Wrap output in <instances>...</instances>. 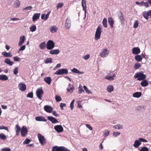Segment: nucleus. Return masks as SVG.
Returning <instances> with one entry per match:
<instances>
[{"instance_id": "obj_46", "label": "nucleus", "mask_w": 151, "mask_h": 151, "mask_svg": "<svg viewBox=\"0 0 151 151\" xmlns=\"http://www.w3.org/2000/svg\"><path fill=\"white\" fill-rule=\"evenodd\" d=\"M6 138V136L3 134L1 133L0 134V139L2 140H4Z\"/></svg>"}, {"instance_id": "obj_5", "label": "nucleus", "mask_w": 151, "mask_h": 151, "mask_svg": "<svg viewBox=\"0 0 151 151\" xmlns=\"http://www.w3.org/2000/svg\"><path fill=\"white\" fill-rule=\"evenodd\" d=\"M109 52L106 48L103 49L102 51L100 53V56L101 57L104 58L107 57L109 55Z\"/></svg>"}, {"instance_id": "obj_44", "label": "nucleus", "mask_w": 151, "mask_h": 151, "mask_svg": "<svg viewBox=\"0 0 151 151\" xmlns=\"http://www.w3.org/2000/svg\"><path fill=\"white\" fill-rule=\"evenodd\" d=\"M36 29V27L35 25H34L31 26L30 28V31L31 32H34Z\"/></svg>"}, {"instance_id": "obj_29", "label": "nucleus", "mask_w": 151, "mask_h": 151, "mask_svg": "<svg viewBox=\"0 0 151 151\" xmlns=\"http://www.w3.org/2000/svg\"><path fill=\"white\" fill-rule=\"evenodd\" d=\"M143 81L141 82L140 84L143 87H146L147 86L148 84V83L147 81L144 79L142 80Z\"/></svg>"}, {"instance_id": "obj_48", "label": "nucleus", "mask_w": 151, "mask_h": 151, "mask_svg": "<svg viewBox=\"0 0 151 151\" xmlns=\"http://www.w3.org/2000/svg\"><path fill=\"white\" fill-rule=\"evenodd\" d=\"M55 99L57 102H59L62 101V99L60 96L57 95L55 96Z\"/></svg>"}, {"instance_id": "obj_19", "label": "nucleus", "mask_w": 151, "mask_h": 151, "mask_svg": "<svg viewBox=\"0 0 151 151\" xmlns=\"http://www.w3.org/2000/svg\"><path fill=\"white\" fill-rule=\"evenodd\" d=\"M60 52V51L58 49H52L49 51L50 54L52 55H58Z\"/></svg>"}, {"instance_id": "obj_38", "label": "nucleus", "mask_w": 151, "mask_h": 151, "mask_svg": "<svg viewBox=\"0 0 151 151\" xmlns=\"http://www.w3.org/2000/svg\"><path fill=\"white\" fill-rule=\"evenodd\" d=\"M135 58L137 62L141 61L142 59V57L140 55H137L135 57Z\"/></svg>"}, {"instance_id": "obj_15", "label": "nucleus", "mask_w": 151, "mask_h": 151, "mask_svg": "<svg viewBox=\"0 0 151 151\" xmlns=\"http://www.w3.org/2000/svg\"><path fill=\"white\" fill-rule=\"evenodd\" d=\"M35 119L38 122H46L47 121V119L45 117L41 116L36 117H35Z\"/></svg>"}, {"instance_id": "obj_14", "label": "nucleus", "mask_w": 151, "mask_h": 151, "mask_svg": "<svg viewBox=\"0 0 151 151\" xmlns=\"http://www.w3.org/2000/svg\"><path fill=\"white\" fill-rule=\"evenodd\" d=\"M55 130L58 133H60L63 131V128L60 125H57L54 127Z\"/></svg>"}, {"instance_id": "obj_62", "label": "nucleus", "mask_w": 151, "mask_h": 151, "mask_svg": "<svg viewBox=\"0 0 151 151\" xmlns=\"http://www.w3.org/2000/svg\"><path fill=\"white\" fill-rule=\"evenodd\" d=\"M90 57V55L89 54H87L85 55L83 57V58L85 60H87Z\"/></svg>"}, {"instance_id": "obj_41", "label": "nucleus", "mask_w": 151, "mask_h": 151, "mask_svg": "<svg viewBox=\"0 0 151 151\" xmlns=\"http://www.w3.org/2000/svg\"><path fill=\"white\" fill-rule=\"evenodd\" d=\"M139 22L138 20H135L134 22L133 27L134 28H136L139 26Z\"/></svg>"}, {"instance_id": "obj_23", "label": "nucleus", "mask_w": 151, "mask_h": 151, "mask_svg": "<svg viewBox=\"0 0 151 151\" xmlns=\"http://www.w3.org/2000/svg\"><path fill=\"white\" fill-rule=\"evenodd\" d=\"M40 13H35L32 17V20L34 22L37 21L40 17Z\"/></svg>"}, {"instance_id": "obj_37", "label": "nucleus", "mask_w": 151, "mask_h": 151, "mask_svg": "<svg viewBox=\"0 0 151 151\" xmlns=\"http://www.w3.org/2000/svg\"><path fill=\"white\" fill-rule=\"evenodd\" d=\"M46 43L45 42L41 43L39 46L41 50H44L46 46Z\"/></svg>"}, {"instance_id": "obj_6", "label": "nucleus", "mask_w": 151, "mask_h": 151, "mask_svg": "<svg viewBox=\"0 0 151 151\" xmlns=\"http://www.w3.org/2000/svg\"><path fill=\"white\" fill-rule=\"evenodd\" d=\"M55 44L54 42L52 40H49L47 42L46 45L47 48L48 50H51L55 47Z\"/></svg>"}, {"instance_id": "obj_3", "label": "nucleus", "mask_w": 151, "mask_h": 151, "mask_svg": "<svg viewBox=\"0 0 151 151\" xmlns=\"http://www.w3.org/2000/svg\"><path fill=\"white\" fill-rule=\"evenodd\" d=\"M52 151H70L67 148L64 146H55L52 147Z\"/></svg>"}, {"instance_id": "obj_12", "label": "nucleus", "mask_w": 151, "mask_h": 151, "mask_svg": "<svg viewBox=\"0 0 151 151\" xmlns=\"http://www.w3.org/2000/svg\"><path fill=\"white\" fill-rule=\"evenodd\" d=\"M18 87L19 90L22 91H25L26 89V86L23 82H21L19 83Z\"/></svg>"}, {"instance_id": "obj_58", "label": "nucleus", "mask_w": 151, "mask_h": 151, "mask_svg": "<svg viewBox=\"0 0 151 151\" xmlns=\"http://www.w3.org/2000/svg\"><path fill=\"white\" fill-rule=\"evenodd\" d=\"M27 97L32 98L33 97V93L32 92L29 93L27 95Z\"/></svg>"}, {"instance_id": "obj_34", "label": "nucleus", "mask_w": 151, "mask_h": 151, "mask_svg": "<svg viewBox=\"0 0 151 151\" xmlns=\"http://www.w3.org/2000/svg\"><path fill=\"white\" fill-rule=\"evenodd\" d=\"M8 77L5 75H0V80L1 81H6L8 80Z\"/></svg>"}, {"instance_id": "obj_54", "label": "nucleus", "mask_w": 151, "mask_h": 151, "mask_svg": "<svg viewBox=\"0 0 151 151\" xmlns=\"http://www.w3.org/2000/svg\"><path fill=\"white\" fill-rule=\"evenodd\" d=\"M75 102L74 100H73L71 102L70 105V109L71 110H73V108L74 107V104Z\"/></svg>"}, {"instance_id": "obj_51", "label": "nucleus", "mask_w": 151, "mask_h": 151, "mask_svg": "<svg viewBox=\"0 0 151 151\" xmlns=\"http://www.w3.org/2000/svg\"><path fill=\"white\" fill-rule=\"evenodd\" d=\"M18 68L17 67H16L14 69L13 72L14 75H16L17 74L18 71Z\"/></svg>"}, {"instance_id": "obj_55", "label": "nucleus", "mask_w": 151, "mask_h": 151, "mask_svg": "<svg viewBox=\"0 0 151 151\" xmlns=\"http://www.w3.org/2000/svg\"><path fill=\"white\" fill-rule=\"evenodd\" d=\"M20 4V1L19 0H16L15 2V5L16 7H19Z\"/></svg>"}, {"instance_id": "obj_8", "label": "nucleus", "mask_w": 151, "mask_h": 151, "mask_svg": "<svg viewBox=\"0 0 151 151\" xmlns=\"http://www.w3.org/2000/svg\"><path fill=\"white\" fill-rule=\"evenodd\" d=\"M43 93V91L42 88H38L36 90V94L37 97L40 99H42V97Z\"/></svg>"}, {"instance_id": "obj_2", "label": "nucleus", "mask_w": 151, "mask_h": 151, "mask_svg": "<svg viewBox=\"0 0 151 151\" xmlns=\"http://www.w3.org/2000/svg\"><path fill=\"white\" fill-rule=\"evenodd\" d=\"M102 28L101 25H99L96 29L95 34V40H98L100 38L102 32Z\"/></svg>"}, {"instance_id": "obj_47", "label": "nucleus", "mask_w": 151, "mask_h": 151, "mask_svg": "<svg viewBox=\"0 0 151 151\" xmlns=\"http://www.w3.org/2000/svg\"><path fill=\"white\" fill-rule=\"evenodd\" d=\"M114 128L117 129H122L123 128V126L122 125L118 124L114 126Z\"/></svg>"}, {"instance_id": "obj_10", "label": "nucleus", "mask_w": 151, "mask_h": 151, "mask_svg": "<svg viewBox=\"0 0 151 151\" xmlns=\"http://www.w3.org/2000/svg\"><path fill=\"white\" fill-rule=\"evenodd\" d=\"M112 73V71H110L109 73H107L108 75L105 77V78L109 81H113L114 79V78L115 77L116 75L115 74H114L112 76H111L109 75Z\"/></svg>"}, {"instance_id": "obj_22", "label": "nucleus", "mask_w": 151, "mask_h": 151, "mask_svg": "<svg viewBox=\"0 0 151 151\" xmlns=\"http://www.w3.org/2000/svg\"><path fill=\"white\" fill-rule=\"evenodd\" d=\"M1 54L4 57L11 58L12 56V55L9 52H3L1 53Z\"/></svg>"}, {"instance_id": "obj_27", "label": "nucleus", "mask_w": 151, "mask_h": 151, "mask_svg": "<svg viewBox=\"0 0 151 151\" xmlns=\"http://www.w3.org/2000/svg\"><path fill=\"white\" fill-rule=\"evenodd\" d=\"M65 27L68 29H69L71 26L70 21L67 18L65 21Z\"/></svg>"}, {"instance_id": "obj_33", "label": "nucleus", "mask_w": 151, "mask_h": 151, "mask_svg": "<svg viewBox=\"0 0 151 151\" xmlns=\"http://www.w3.org/2000/svg\"><path fill=\"white\" fill-rule=\"evenodd\" d=\"M57 30V27L55 26H52L50 27V32L51 33L55 32Z\"/></svg>"}, {"instance_id": "obj_30", "label": "nucleus", "mask_w": 151, "mask_h": 151, "mask_svg": "<svg viewBox=\"0 0 151 151\" xmlns=\"http://www.w3.org/2000/svg\"><path fill=\"white\" fill-rule=\"evenodd\" d=\"M71 71L74 73L78 74H83L84 73V72L82 71H80L78 70L76 68H74L71 70Z\"/></svg>"}, {"instance_id": "obj_25", "label": "nucleus", "mask_w": 151, "mask_h": 151, "mask_svg": "<svg viewBox=\"0 0 151 151\" xmlns=\"http://www.w3.org/2000/svg\"><path fill=\"white\" fill-rule=\"evenodd\" d=\"M50 13V11L49 12H48V13L47 14H42L41 16V18L42 19H44L45 20H47L48 19Z\"/></svg>"}, {"instance_id": "obj_35", "label": "nucleus", "mask_w": 151, "mask_h": 151, "mask_svg": "<svg viewBox=\"0 0 151 151\" xmlns=\"http://www.w3.org/2000/svg\"><path fill=\"white\" fill-rule=\"evenodd\" d=\"M114 88L113 86L111 85L108 86H107V91L109 93L113 91L114 90Z\"/></svg>"}, {"instance_id": "obj_31", "label": "nucleus", "mask_w": 151, "mask_h": 151, "mask_svg": "<svg viewBox=\"0 0 151 151\" xmlns=\"http://www.w3.org/2000/svg\"><path fill=\"white\" fill-rule=\"evenodd\" d=\"M44 81L48 85H50L52 79L50 77H47L44 78Z\"/></svg>"}, {"instance_id": "obj_26", "label": "nucleus", "mask_w": 151, "mask_h": 151, "mask_svg": "<svg viewBox=\"0 0 151 151\" xmlns=\"http://www.w3.org/2000/svg\"><path fill=\"white\" fill-rule=\"evenodd\" d=\"M21 129L20 127L18 124H17L15 126V129L16 131V135L18 136L19 135Z\"/></svg>"}, {"instance_id": "obj_39", "label": "nucleus", "mask_w": 151, "mask_h": 151, "mask_svg": "<svg viewBox=\"0 0 151 151\" xmlns=\"http://www.w3.org/2000/svg\"><path fill=\"white\" fill-rule=\"evenodd\" d=\"M140 4L142 6V5L144 6L146 8H148L149 6L148 4L147 1L144 2L143 1H142L141 2Z\"/></svg>"}, {"instance_id": "obj_21", "label": "nucleus", "mask_w": 151, "mask_h": 151, "mask_svg": "<svg viewBox=\"0 0 151 151\" xmlns=\"http://www.w3.org/2000/svg\"><path fill=\"white\" fill-rule=\"evenodd\" d=\"M44 110L48 113H51L52 110V108L49 106H45L44 107Z\"/></svg>"}, {"instance_id": "obj_42", "label": "nucleus", "mask_w": 151, "mask_h": 151, "mask_svg": "<svg viewBox=\"0 0 151 151\" xmlns=\"http://www.w3.org/2000/svg\"><path fill=\"white\" fill-rule=\"evenodd\" d=\"M78 93H81L82 92H84V91L82 88V86L80 84L79 87L78 88Z\"/></svg>"}, {"instance_id": "obj_60", "label": "nucleus", "mask_w": 151, "mask_h": 151, "mask_svg": "<svg viewBox=\"0 0 151 151\" xmlns=\"http://www.w3.org/2000/svg\"><path fill=\"white\" fill-rule=\"evenodd\" d=\"M1 151H11V149L8 147H4L1 150Z\"/></svg>"}, {"instance_id": "obj_18", "label": "nucleus", "mask_w": 151, "mask_h": 151, "mask_svg": "<svg viewBox=\"0 0 151 151\" xmlns=\"http://www.w3.org/2000/svg\"><path fill=\"white\" fill-rule=\"evenodd\" d=\"M25 40V36H21L19 38V42L18 45L19 46H22L24 43Z\"/></svg>"}, {"instance_id": "obj_45", "label": "nucleus", "mask_w": 151, "mask_h": 151, "mask_svg": "<svg viewBox=\"0 0 151 151\" xmlns=\"http://www.w3.org/2000/svg\"><path fill=\"white\" fill-rule=\"evenodd\" d=\"M141 66V64L139 63H136L134 65V69L136 70L139 69Z\"/></svg>"}, {"instance_id": "obj_56", "label": "nucleus", "mask_w": 151, "mask_h": 151, "mask_svg": "<svg viewBox=\"0 0 151 151\" xmlns=\"http://www.w3.org/2000/svg\"><path fill=\"white\" fill-rule=\"evenodd\" d=\"M1 129H5L8 132H9L8 127H5L4 126L2 125L0 127V130Z\"/></svg>"}, {"instance_id": "obj_17", "label": "nucleus", "mask_w": 151, "mask_h": 151, "mask_svg": "<svg viewBox=\"0 0 151 151\" xmlns=\"http://www.w3.org/2000/svg\"><path fill=\"white\" fill-rule=\"evenodd\" d=\"M47 118L48 120L50 121L52 124H55L59 122L55 118L53 117L48 116Z\"/></svg>"}, {"instance_id": "obj_1", "label": "nucleus", "mask_w": 151, "mask_h": 151, "mask_svg": "<svg viewBox=\"0 0 151 151\" xmlns=\"http://www.w3.org/2000/svg\"><path fill=\"white\" fill-rule=\"evenodd\" d=\"M134 77L135 78H137V80L138 81H142L146 78V75L144 74L142 71L137 73Z\"/></svg>"}, {"instance_id": "obj_63", "label": "nucleus", "mask_w": 151, "mask_h": 151, "mask_svg": "<svg viewBox=\"0 0 151 151\" xmlns=\"http://www.w3.org/2000/svg\"><path fill=\"white\" fill-rule=\"evenodd\" d=\"M139 141H140V142H147V140L142 138H139Z\"/></svg>"}, {"instance_id": "obj_53", "label": "nucleus", "mask_w": 151, "mask_h": 151, "mask_svg": "<svg viewBox=\"0 0 151 151\" xmlns=\"http://www.w3.org/2000/svg\"><path fill=\"white\" fill-rule=\"evenodd\" d=\"M26 48V46L25 45H23L18 50V52H19L20 51H23Z\"/></svg>"}, {"instance_id": "obj_32", "label": "nucleus", "mask_w": 151, "mask_h": 151, "mask_svg": "<svg viewBox=\"0 0 151 151\" xmlns=\"http://www.w3.org/2000/svg\"><path fill=\"white\" fill-rule=\"evenodd\" d=\"M108 22L111 28H112L113 27V25L114 24V22L113 19L111 17H109L108 18Z\"/></svg>"}, {"instance_id": "obj_57", "label": "nucleus", "mask_w": 151, "mask_h": 151, "mask_svg": "<svg viewBox=\"0 0 151 151\" xmlns=\"http://www.w3.org/2000/svg\"><path fill=\"white\" fill-rule=\"evenodd\" d=\"M30 142V140L29 139H26L23 142L24 144H29Z\"/></svg>"}, {"instance_id": "obj_61", "label": "nucleus", "mask_w": 151, "mask_h": 151, "mask_svg": "<svg viewBox=\"0 0 151 151\" xmlns=\"http://www.w3.org/2000/svg\"><path fill=\"white\" fill-rule=\"evenodd\" d=\"M32 9V6H29L25 7L23 9V10H31Z\"/></svg>"}, {"instance_id": "obj_9", "label": "nucleus", "mask_w": 151, "mask_h": 151, "mask_svg": "<svg viewBox=\"0 0 151 151\" xmlns=\"http://www.w3.org/2000/svg\"><path fill=\"white\" fill-rule=\"evenodd\" d=\"M28 132V130L27 127L25 126L22 127L21 129V135L22 137L25 136Z\"/></svg>"}, {"instance_id": "obj_16", "label": "nucleus", "mask_w": 151, "mask_h": 151, "mask_svg": "<svg viewBox=\"0 0 151 151\" xmlns=\"http://www.w3.org/2000/svg\"><path fill=\"white\" fill-rule=\"evenodd\" d=\"M74 89V88L73 85L70 83L69 84V85L67 88V91L68 92L71 93H72Z\"/></svg>"}, {"instance_id": "obj_49", "label": "nucleus", "mask_w": 151, "mask_h": 151, "mask_svg": "<svg viewBox=\"0 0 151 151\" xmlns=\"http://www.w3.org/2000/svg\"><path fill=\"white\" fill-rule=\"evenodd\" d=\"M83 88L86 91V92L88 94H91V91L89 90L87 87L85 86H83Z\"/></svg>"}, {"instance_id": "obj_40", "label": "nucleus", "mask_w": 151, "mask_h": 151, "mask_svg": "<svg viewBox=\"0 0 151 151\" xmlns=\"http://www.w3.org/2000/svg\"><path fill=\"white\" fill-rule=\"evenodd\" d=\"M52 58H47L45 60V63H52Z\"/></svg>"}, {"instance_id": "obj_52", "label": "nucleus", "mask_w": 151, "mask_h": 151, "mask_svg": "<svg viewBox=\"0 0 151 151\" xmlns=\"http://www.w3.org/2000/svg\"><path fill=\"white\" fill-rule=\"evenodd\" d=\"M63 6V4L62 3H59L57 4L56 7L58 9L61 8Z\"/></svg>"}, {"instance_id": "obj_64", "label": "nucleus", "mask_w": 151, "mask_h": 151, "mask_svg": "<svg viewBox=\"0 0 151 151\" xmlns=\"http://www.w3.org/2000/svg\"><path fill=\"white\" fill-rule=\"evenodd\" d=\"M14 60V61L17 62L20 60V58L17 57L15 56L13 58Z\"/></svg>"}, {"instance_id": "obj_20", "label": "nucleus", "mask_w": 151, "mask_h": 151, "mask_svg": "<svg viewBox=\"0 0 151 151\" xmlns=\"http://www.w3.org/2000/svg\"><path fill=\"white\" fill-rule=\"evenodd\" d=\"M139 48L137 47H134L132 50V53L134 55H137L140 52Z\"/></svg>"}, {"instance_id": "obj_50", "label": "nucleus", "mask_w": 151, "mask_h": 151, "mask_svg": "<svg viewBox=\"0 0 151 151\" xmlns=\"http://www.w3.org/2000/svg\"><path fill=\"white\" fill-rule=\"evenodd\" d=\"M139 151H149L148 148L146 147H142L139 150Z\"/></svg>"}, {"instance_id": "obj_11", "label": "nucleus", "mask_w": 151, "mask_h": 151, "mask_svg": "<svg viewBox=\"0 0 151 151\" xmlns=\"http://www.w3.org/2000/svg\"><path fill=\"white\" fill-rule=\"evenodd\" d=\"M142 15L147 20L150 16L151 18V10L148 11H145L142 12Z\"/></svg>"}, {"instance_id": "obj_13", "label": "nucleus", "mask_w": 151, "mask_h": 151, "mask_svg": "<svg viewBox=\"0 0 151 151\" xmlns=\"http://www.w3.org/2000/svg\"><path fill=\"white\" fill-rule=\"evenodd\" d=\"M118 16L121 24H124V23L125 19L123 14L121 11L119 12L118 14Z\"/></svg>"}, {"instance_id": "obj_36", "label": "nucleus", "mask_w": 151, "mask_h": 151, "mask_svg": "<svg viewBox=\"0 0 151 151\" xmlns=\"http://www.w3.org/2000/svg\"><path fill=\"white\" fill-rule=\"evenodd\" d=\"M142 95V93L141 92H136L133 94V96L134 98H139Z\"/></svg>"}, {"instance_id": "obj_43", "label": "nucleus", "mask_w": 151, "mask_h": 151, "mask_svg": "<svg viewBox=\"0 0 151 151\" xmlns=\"http://www.w3.org/2000/svg\"><path fill=\"white\" fill-rule=\"evenodd\" d=\"M107 21L106 19L104 18V19L102 22L103 25L105 28L107 27Z\"/></svg>"}, {"instance_id": "obj_28", "label": "nucleus", "mask_w": 151, "mask_h": 151, "mask_svg": "<svg viewBox=\"0 0 151 151\" xmlns=\"http://www.w3.org/2000/svg\"><path fill=\"white\" fill-rule=\"evenodd\" d=\"M141 143L139 141V139L136 140L135 141L133 145V146L135 148H137L141 145Z\"/></svg>"}, {"instance_id": "obj_7", "label": "nucleus", "mask_w": 151, "mask_h": 151, "mask_svg": "<svg viewBox=\"0 0 151 151\" xmlns=\"http://www.w3.org/2000/svg\"><path fill=\"white\" fill-rule=\"evenodd\" d=\"M37 137L41 145H43L46 143V140L42 135L40 133L37 134Z\"/></svg>"}, {"instance_id": "obj_59", "label": "nucleus", "mask_w": 151, "mask_h": 151, "mask_svg": "<svg viewBox=\"0 0 151 151\" xmlns=\"http://www.w3.org/2000/svg\"><path fill=\"white\" fill-rule=\"evenodd\" d=\"M120 134V133L118 132H114L113 135V136L116 137L119 136Z\"/></svg>"}, {"instance_id": "obj_4", "label": "nucleus", "mask_w": 151, "mask_h": 151, "mask_svg": "<svg viewBox=\"0 0 151 151\" xmlns=\"http://www.w3.org/2000/svg\"><path fill=\"white\" fill-rule=\"evenodd\" d=\"M68 73V70L65 69H60L58 70L54 73V74L56 75H61L67 74Z\"/></svg>"}, {"instance_id": "obj_24", "label": "nucleus", "mask_w": 151, "mask_h": 151, "mask_svg": "<svg viewBox=\"0 0 151 151\" xmlns=\"http://www.w3.org/2000/svg\"><path fill=\"white\" fill-rule=\"evenodd\" d=\"M4 62L10 66H12L13 64V62L11 61L9 58H7L4 60Z\"/></svg>"}]
</instances>
